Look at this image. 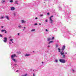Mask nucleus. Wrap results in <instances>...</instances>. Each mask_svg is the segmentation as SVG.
Instances as JSON below:
<instances>
[{
  "label": "nucleus",
  "mask_w": 76,
  "mask_h": 76,
  "mask_svg": "<svg viewBox=\"0 0 76 76\" xmlns=\"http://www.w3.org/2000/svg\"><path fill=\"white\" fill-rule=\"evenodd\" d=\"M13 14H14V16H15V13H14Z\"/></svg>",
  "instance_id": "obj_35"
},
{
  "label": "nucleus",
  "mask_w": 76,
  "mask_h": 76,
  "mask_svg": "<svg viewBox=\"0 0 76 76\" xmlns=\"http://www.w3.org/2000/svg\"><path fill=\"white\" fill-rule=\"evenodd\" d=\"M67 15H66V16H67Z\"/></svg>",
  "instance_id": "obj_54"
},
{
  "label": "nucleus",
  "mask_w": 76,
  "mask_h": 76,
  "mask_svg": "<svg viewBox=\"0 0 76 76\" xmlns=\"http://www.w3.org/2000/svg\"><path fill=\"white\" fill-rule=\"evenodd\" d=\"M72 72H74L75 70H74L72 69Z\"/></svg>",
  "instance_id": "obj_30"
},
{
  "label": "nucleus",
  "mask_w": 76,
  "mask_h": 76,
  "mask_svg": "<svg viewBox=\"0 0 76 76\" xmlns=\"http://www.w3.org/2000/svg\"><path fill=\"white\" fill-rule=\"evenodd\" d=\"M52 17H53V15H52L50 18V23H52L53 22V21L52 20Z\"/></svg>",
  "instance_id": "obj_3"
},
{
  "label": "nucleus",
  "mask_w": 76,
  "mask_h": 76,
  "mask_svg": "<svg viewBox=\"0 0 76 76\" xmlns=\"http://www.w3.org/2000/svg\"><path fill=\"white\" fill-rule=\"evenodd\" d=\"M7 33V31H6L5 30V33Z\"/></svg>",
  "instance_id": "obj_43"
},
{
  "label": "nucleus",
  "mask_w": 76,
  "mask_h": 76,
  "mask_svg": "<svg viewBox=\"0 0 76 76\" xmlns=\"http://www.w3.org/2000/svg\"><path fill=\"white\" fill-rule=\"evenodd\" d=\"M13 39H10V41H11V42H12V43H14V42H13Z\"/></svg>",
  "instance_id": "obj_11"
},
{
  "label": "nucleus",
  "mask_w": 76,
  "mask_h": 76,
  "mask_svg": "<svg viewBox=\"0 0 76 76\" xmlns=\"http://www.w3.org/2000/svg\"><path fill=\"white\" fill-rule=\"evenodd\" d=\"M3 37V36L1 35V34H0V37Z\"/></svg>",
  "instance_id": "obj_27"
},
{
  "label": "nucleus",
  "mask_w": 76,
  "mask_h": 76,
  "mask_svg": "<svg viewBox=\"0 0 76 76\" xmlns=\"http://www.w3.org/2000/svg\"><path fill=\"white\" fill-rule=\"evenodd\" d=\"M68 18H69V16H68Z\"/></svg>",
  "instance_id": "obj_55"
},
{
  "label": "nucleus",
  "mask_w": 76,
  "mask_h": 76,
  "mask_svg": "<svg viewBox=\"0 0 76 76\" xmlns=\"http://www.w3.org/2000/svg\"><path fill=\"white\" fill-rule=\"evenodd\" d=\"M24 29H26V27H24Z\"/></svg>",
  "instance_id": "obj_49"
},
{
  "label": "nucleus",
  "mask_w": 76,
  "mask_h": 76,
  "mask_svg": "<svg viewBox=\"0 0 76 76\" xmlns=\"http://www.w3.org/2000/svg\"><path fill=\"white\" fill-rule=\"evenodd\" d=\"M15 71L16 72H19V70H17L16 71V70H15Z\"/></svg>",
  "instance_id": "obj_31"
},
{
  "label": "nucleus",
  "mask_w": 76,
  "mask_h": 76,
  "mask_svg": "<svg viewBox=\"0 0 76 76\" xmlns=\"http://www.w3.org/2000/svg\"><path fill=\"white\" fill-rule=\"evenodd\" d=\"M28 76V74H26L25 75H22V76Z\"/></svg>",
  "instance_id": "obj_17"
},
{
  "label": "nucleus",
  "mask_w": 76,
  "mask_h": 76,
  "mask_svg": "<svg viewBox=\"0 0 76 76\" xmlns=\"http://www.w3.org/2000/svg\"><path fill=\"white\" fill-rule=\"evenodd\" d=\"M38 19V18L36 17V18H35V19Z\"/></svg>",
  "instance_id": "obj_39"
},
{
  "label": "nucleus",
  "mask_w": 76,
  "mask_h": 76,
  "mask_svg": "<svg viewBox=\"0 0 76 76\" xmlns=\"http://www.w3.org/2000/svg\"><path fill=\"white\" fill-rule=\"evenodd\" d=\"M11 68H12V69H15V68H14V66H12L11 67Z\"/></svg>",
  "instance_id": "obj_25"
},
{
  "label": "nucleus",
  "mask_w": 76,
  "mask_h": 76,
  "mask_svg": "<svg viewBox=\"0 0 76 76\" xmlns=\"http://www.w3.org/2000/svg\"><path fill=\"white\" fill-rule=\"evenodd\" d=\"M42 64H43V63H44V62H42Z\"/></svg>",
  "instance_id": "obj_48"
},
{
  "label": "nucleus",
  "mask_w": 76,
  "mask_h": 76,
  "mask_svg": "<svg viewBox=\"0 0 76 76\" xmlns=\"http://www.w3.org/2000/svg\"><path fill=\"white\" fill-rule=\"evenodd\" d=\"M10 3H12L13 0H10Z\"/></svg>",
  "instance_id": "obj_26"
},
{
  "label": "nucleus",
  "mask_w": 76,
  "mask_h": 76,
  "mask_svg": "<svg viewBox=\"0 0 76 76\" xmlns=\"http://www.w3.org/2000/svg\"><path fill=\"white\" fill-rule=\"evenodd\" d=\"M15 3L16 4H18V1H15Z\"/></svg>",
  "instance_id": "obj_23"
},
{
  "label": "nucleus",
  "mask_w": 76,
  "mask_h": 76,
  "mask_svg": "<svg viewBox=\"0 0 76 76\" xmlns=\"http://www.w3.org/2000/svg\"><path fill=\"white\" fill-rule=\"evenodd\" d=\"M59 61L61 63H66V61L64 59H60L59 60Z\"/></svg>",
  "instance_id": "obj_2"
},
{
  "label": "nucleus",
  "mask_w": 76,
  "mask_h": 76,
  "mask_svg": "<svg viewBox=\"0 0 76 76\" xmlns=\"http://www.w3.org/2000/svg\"><path fill=\"white\" fill-rule=\"evenodd\" d=\"M23 31H25V29H23Z\"/></svg>",
  "instance_id": "obj_50"
},
{
  "label": "nucleus",
  "mask_w": 76,
  "mask_h": 76,
  "mask_svg": "<svg viewBox=\"0 0 76 76\" xmlns=\"http://www.w3.org/2000/svg\"><path fill=\"white\" fill-rule=\"evenodd\" d=\"M54 39V37H52V39Z\"/></svg>",
  "instance_id": "obj_29"
},
{
  "label": "nucleus",
  "mask_w": 76,
  "mask_h": 76,
  "mask_svg": "<svg viewBox=\"0 0 76 76\" xmlns=\"http://www.w3.org/2000/svg\"><path fill=\"white\" fill-rule=\"evenodd\" d=\"M18 28H23L22 26L21 25L18 26Z\"/></svg>",
  "instance_id": "obj_9"
},
{
  "label": "nucleus",
  "mask_w": 76,
  "mask_h": 76,
  "mask_svg": "<svg viewBox=\"0 0 76 76\" xmlns=\"http://www.w3.org/2000/svg\"><path fill=\"white\" fill-rule=\"evenodd\" d=\"M31 55V54H26L25 55V57H26V56H29Z\"/></svg>",
  "instance_id": "obj_7"
},
{
  "label": "nucleus",
  "mask_w": 76,
  "mask_h": 76,
  "mask_svg": "<svg viewBox=\"0 0 76 76\" xmlns=\"http://www.w3.org/2000/svg\"><path fill=\"white\" fill-rule=\"evenodd\" d=\"M4 31H6V30H1V32H4Z\"/></svg>",
  "instance_id": "obj_16"
},
{
  "label": "nucleus",
  "mask_w": 76,
  "mask_h": 76,
  "mask_svg": "<svg viewBox=\"0 0 76 76\" xmlns=\"http://www.w3.org/2000/svg\"><path fill=\"white\" fill-rule=\"evenodd\" d=\"M38 25V24L37 23H35L34 24V25Z\"/></svg>",
  "instance_id": "obj_28"
},
{
  "label": "nucleus",
  "mask_w": 76,
  "mask_h": 76,
  "mask_svg": "<svg viewBox=\"0 0 76 76\" xmlns=\"http://www.w3.org/2000/svg\"><path fill=\"white\" fill-rule=\"evenodd\" d=\"M47 15H50V13H49V12L48 13Z\"/></svg>",
  "instance_id": "obj_34"
},
{
  "label": "nucleus",
  "mask_w": 76,
  "mask_h": 76,
  "mask_svg": "<svg viewBox=\"0 0 76 76\" xmlns=\"http://www.w3.org/2000/svg\"><path fill=\"white\" fill-rule=\"evenodd\" d=\"M5 2V1H1V3H2L3 4Z\"/></svg>",
  "instance_id": "obj_19"
},
{
  "label": "nucleus",
  "mask_w": 76,
  "mask_h": 76,
  "mask_svg": "<svg viewBox=\"0 0 76 76\" xmlns=\"http://www.w3.org/2000/svg\"><path fill=\"white\" fill-rule=\"evenodd\" d=\"M4 40H3V41L4 42H6L7 41V39L6 37H4Z\"/></svg>",
  "instance_id": "obj_4"
},
{
  "label": "nucleus",
  "mask_w": 76,
  "mask_h": 76,
  "mask_svg": "<svg viewBox=\"0 0 76 76\" xmlns=\"http://www.w3.org/2000/svg\"><path fill=\"white\" fill-rule=\"evenodd\" d=\"M45 21L46 22H48V20H46Z\"/></svg>",
  "instance_id": "obj_33"
},
{
  "label": "nucleus",
  "mask_w": 76,
  "mask_h": 76,
  "mask_svg": "<svg viewBox=\"0 0 76 76\" xmlns=\"http://www.w3.org/2000/svg\"><path fill=\"white\" fill-rule=\"evenodd\" d=\"M6 18V19H8V20H9V17L7 16H5V17Z\"/></svg>",
  "instance_id": "obj_8"
},
{
  "label": "nucleus",
  "mask_w": 76,
  "mask_h": 76,
  "mask_svg": "<svg viewBox=\"0 0 76 76\" xmlns=\"http://www.w3.org/2000/svg\"><path fill=\"white\" fill-rule=\"evenodd\" d=\"M63 51H64V50H62V52H61L62 53H63Z\"/></svg>",
  "instance_id": "obj_51"
},
{
  "label": "nucleus",
  "mask_w": 76,
  "mask_h": 76,
  "mask_svg": "<svg viewBox=\"0 0 76 76\" xmlns=\"http://www.w3.org/2000/svg\"><path fill=\"white\" fill-rule=\"evenodd\" d=\"M35 31V29H33L31 30V32H33V31Z\"/></svg>",
  "instance_id": "obj_13"
},
{
  "label": "nucleus",
  "mask_w": 76,
  "mask_h": 76,
  "mask_svg": "<svg viewBox=\"0 0 76 76\" xmlns=\"http://www.w3.org/2000/svg\"><path fill=\"white\" fill-rule=\"evenodd\" d=\"M1 28H3V26H1Z\"/></svg>",
  "instance_id": "obj_44"
},
{
  "label": "nucleus",
  "mask_w": 76,
  "mask_h": 76,
  "mask_svg": "<svg viewBox=\"0 0 76 76\" xmlns=\"http://www.w3.org/2000/svg\"><path fill=\"white\" fill-rule=\"evenodd\" d=\"M15 8L14 7H11V10H14Z\"/></svg>",
  "instance_id": "obj_6"
},
{
  "label": "nucleus",
  "mask_w": 76,
  "mask_h": 76,
  "mask_svg": "<svg viewBox=\"0 0 76 76\" xmlns=\"http://www.w3.org/2000/svg\"><path fill=\"white\" fill-rule=\"evenodd\" d=\"M65 54H67V52H66L65 53Z\"/></svg>",
  "instance_id": "obj_46"
},
{
  "label": "nucleus",
  "mask_w": 76,
  "mask_h": 76,
  "mask_svg": "<svg viewBox=\"0 0 76 76\" xmlns=\"http://www.w3.org/2000/svg\"><path fill=\"white\" fill-rule=\"evenodd\" d=\"M34 52H35V51H33V53H34Z\"/></svg>",
  "instance_id": "obj_52"
},
{
  "label": "nucleus",
  "mask_w": 76,
  "mask_h": 76,
  "mask_svg": "<svg viewBox=\"0 0 76 76\" xmlns=\"http://www.w3.org/2000/svg\"><path fill=\"white\" fill-rule=\"evenodd\" d=\"M65 57H66V56H65V55H63V58H65Z\"/></svg>",
  "instance_id": "obj_24"
},
{
  "label": "nucleus",
  "mask_w": 76,
  "mask_h": 76,
  "mask_svg": "<svg viewBox=\"0 0 76 76\" xmlns=\"http://www.w3.org/2000/svg\"><path fill=\"white\" fill-rule=\"evenodd\" d=\"M56 48H57L58 47V45L57 44H56Z\"/></svg>",
  "instance_id": "obj_21"
},
{
  "label": "nucleus",
  "mask_w": 76,
  "mask_h": 76,
  "mask_svg": "<svg viewBox=\"0 0 76 76\" xmlns=\"http://www.w3.org/2000/svg\"><path fill=\"white\" fill-rule=\"evenodd\" d=\"M40 16H43V15H40Z\"/></svg>",
  "instance_id": "obj_36"
},
{
  "label": "nucleus",
  "mask_w": 76,
  "mask_h": 76,
  "mask_svg": "<svg viewBox=\"0 0 76 76\" xmlns=\"http://www.w3.org/2000/svg\"><path fill=\"white\" fill-rule=\"evenodd\" d=\"M19 34V33H18V35H19V34Z\"/></svg>",
  "instance_id": "obj_41"
},
{
  "label": "nucleus",
  "mask_w": 76,
  "mask_h": 76,
  "mask_svg": "<svg viewBox=\"0 0 76 76\" xmlns=\"http://www.w3.org/2000/svg\"><path fill=\"white\" fill-rule=\"evenodd\" d=\"M60 9H61V8H60Z\"/></svg>",
  "instance_id": "obj_53"
},
{
  "label": "nucleus",
  "mask_w": 76,
  "mask_h": 76,
  "mask_svg": "<svg viewBox=\"0 0 76 76\" xmlns=\"http://www.w3.org/2000/svg\"><path fill=\"white\" fill-rule=\"evenodd\" d=\"M58 52L59 53H60V52H61L60 50H61V49L59 48H58Z\"/></svg>",
  "instance_id": "obj_15"
},
{
  "label": "nucleus",
  "mask_w": 76,
  "mask_h": 76,
  "mask_svg": "<svg viewBox=\"0 0 76 76\" xmlns=\"http://www.w3.org/2000/svg\"><path fill=\"white\" fill-rule=\"evenodd\" d=\"M52 42H53V41H50V42L48 43V44H50V43H52Z\"/></svg>",
  "instance_id": "obj_14"
},
{
  "label": "nucleus",
  "mask_w": 76,
  "mask_h": 76,
  "mask_svg": "<svg viewBox=\"0 0 76 76\" xmlns=\"http://www.w3.org/2000/svg\"><path fill=\"white\" fill-rule=\"evenodd\" d=\"M60 53H61V55H64V52H61Z\"/></svg>",
  "instance_id": "obj_12"
},
{
  "label": "nucleus",
  "mask_w": 76,
  "mask_h": 76,
  "mask_svg": "<svg viewBox=\"0 0 76 76\" xmlns=\"http://www.w3.org/2000/svg\"><path fill=\"white\" fill-rule=\"evenodd\" d=\"M16 65H17V64H15L14 65V66H16Z\"/></svg>",
  "instance_id": "obj_38"
},
{
  "label": "nucleus",
  "mask_w": 76,
  "mask_h": 76,
  "mask_svg": "<svg viewBox=\"0 0 76 76\" xmlns=\"http://www.w3.org/2000/svg\"><path fill=\"white\" fill-rule=\"evenodd\" d=\"M3 18H4V17H1V19H3Z\"/></svg>",
  "instance_id": "obj_37"
},
{
  "label": "nucleus",
  "mask_w": 76,
  "mask_h": 76,
  "mask_svg": "<svg viewBox=\"0 0 76 76\" xmlns=\"http://www.w3.org/2000/svg\"><path fill=\"white\" fill-rule=\"evenodd\" d=\"M55 62H56V63H58V60H55Z\"/></svg>",
  "instance_id": "obj_22"
},
{
  "label": "nucleus",
  "mask_w": 76,
  "mask_h": 76,
  "mask_svg": "<svg viewBox=\"0 0 76 76\" xmlns=\"http://www.w3.org/2000/svg\"><path fill=\"white\" fill-rule=\"evenodd\" d=\"M48 40L49 41L51 40V39L50 38H48Z\"/></svg>",
  "instance_id": "obj_20"
},
{
  "label": "nucleus",
  "mask_w": 76,
  "mask_h": 76,
  "mask_svg": "<svg viewBox=\"0 0 76 76\" xmlns=\"http://www.w3.org/2000/svg\"><path fill=\"white\" fill-rule=\"evenodd\" d=\"M33 76H35V74H33Z\"/></svg>",
  "instance_id": "obj_45"
},
{
  "label": "nucleus",
  "mask_w": 76,
  "mask_h": 76,
  "mask_svg": "<svg viewBox=\"0 0 76 76\" xmlns=\"http://www.w3.org/2000/svg\"><path fill=\"white\" fill-rule=\"evenodd\" d=\"M14 57H16V54H14L13 55H12L11 56V58L12 59V60L14 61V62H17V61L15 59L13 58Z\"/></svg>",
  "instance_id": "obj_1"
},
{
  "label": "nucleus",
  "mask_w": 76,
  "mask_h": 76,
  "mask_svg": "<svg viewBox=\"0 0 76 76\" xmlns=\"http://www.w3.org/2000/svg\"><path fill=\"white\" fill-rule=\"evenodd\" d=\"M65 47H66V46L65 45H64L63 46L61 49L62 51H64V49H65Z\"/></svg>",
  "instance_id": "obj_5"
},
{
  "label": "nucleus",
  "mask_w": 76,
  "mask_h": 76,
  "mask_svg": "<svg viewBox=\"0 0 76 76\" xmlns=\"http://www.w3.org/2000/svg\"><path fill=\"white\" fill-rule=\"evenodd\" d=\"M21 22L22 23H25V22H26V21H25L24 20H21Z\"/></svg>",
  "instance_id": "obj_10"
},
{
  "label": "nucleus",
  "mask_w": 76,
  "mask_h": 76,
  "mask_svg": "<svg viewBox=\"0 0 76 76\" xmlns=\"http://www.w3.org/2000/svg\"><path fill=\"white\" fill-rule=\"evenodd\" d=\"M9 44L11 45V42H9Z\"/></svg>",
  "instance_id": "obj_32"
},
{
  "label": "nucleus",
  "mask_w": 76,
  "mask_h": 76,
  "mask_svg": "<svg viewBox=\"0 0 76 76\" xmlns=\"http://www.w3.org/2000/svg\"><path fill=\"white\" fill-rule=\"evenodd\" d=\"M45 31H48V30H47V29H46L45 30Z\"/></svg>",
  "instance_id": "obj_40"
},
{
  "label": "nucleus",
  "mask_w": 76,
  "mask_h": 76,
  "mask_svg": "<svg viewBox=\"0 0 76 76\" xmlns=\"http://www.w3.org/2000/svg\"><path fill=\"white\" fill-rule=\"evenodd\" d=\"M17 53H18V54H21V52H17Z\"/></svg>",
  "instance_id": "obj_18"
},
{
  "label": "nucleus",
  "mask_w": 76,
  "mask_h": 76,
  "mask_svg": "<svg viewBox=\"0 0 76 76\" xmlns=\"http://www.w3.org/2000/svg\"><path fill=\"white\" fill-rule=\"evenodd\" d=\"M39 25H41V23H39Z\"/></svg>",
  "instance_id": "obj_47"
},
{
  "label": "nucleus",
  "mask_w": 76,
  "mask_h": 76,
  "mask_svg": "<svg viewBox=\"0 0 76 76\" xmlns=\"http://www.w3.org/2000/svg\"><path fill=\"white\" fill-rule=\"evenodd\" d=\"M50 45H49V46H48V47L49 48H50Z\"/></svg>",
  "instance_id": "obj_42"
}]
</instances>
